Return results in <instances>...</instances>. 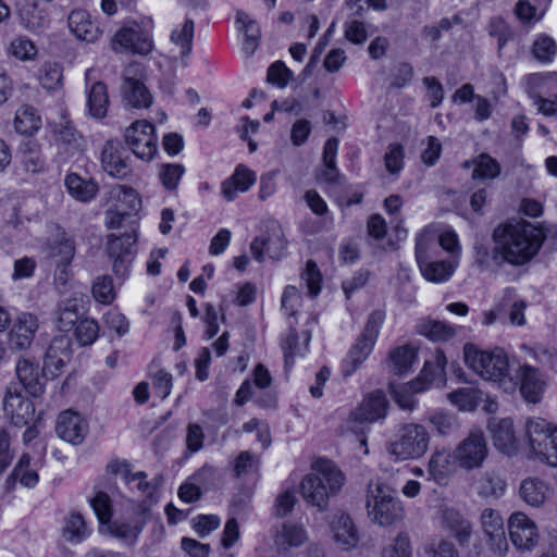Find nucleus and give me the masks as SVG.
<instances>
[{"label": "nucleus", "instance_id": "e433bc0d", "mask_svg": "<svg viewBox=\"0 0 557 557\" xmlns=\"http://www.w3.org/2000/svg\"><path fill=\"white\" fill-rule=\"evenodd\" d=\"M78 304L79 299L75 296L69 297L59 302L57 310V326L61 332H70L79 322Z\"/></svg>", "mask_w": 557, "mask_h": 557}, {"label": "nucleus", "instance_id": "20e7f679", "mask_svg": "<svg viewBox=\"0 0 557 557\" xmlns=\"http://www.w3.org/2000/svg\"><path fill=\"white\" fill-rule=\"evenodd\" d=\"M430 434L418 423L403 424L386 445L387 453L396 461L421 458L429 449Z\"/></svg>", "mask_w": 557, "mask_h": 557}, {"label": "nucleus", "instance_id": "a19ab883", "mask_svg": "<svg viewBox=\"0 0 557 557\" xmlns=\"http://www.w3.org/2000/svg\"><path fill=\"white\" fill-rule=\"evenodd\" d=\"M14 126L20 134L32 136L41 127V117L34 107L24 104L16 111Z\"/></svg>", "mask_w": 557, "mask_h": 557}, {"label": "nucleus", "instance_id": "f257e3e1", "mask_svg": "<svg viewBox=\"0 0 557 557\" xmlns=\"http://www.w3.org/2000/svg\"><path fill=\"white\" fill-rule=\"evenodd\" d=\"M492 237L494 243H498L505 264L523 267L539 253L546 233L542 225L520 220L499 224Z\"/></svg>", "mask_w": 557, "mask_h": 557}, {"label": "nucleus", "instance_id": "bf43d9fd", "mask_svg": "<svg viewBox=\"0 0 557 557\" xmlns=\"http://www.w3.org/2000/svg\"><path fill=\"white\" fill-rule=\"evenodd\" d=\"M410 537L407 533L400 532L392 545L383 548L381 557H411Z\"/></svg>", "mask_w": 557, "mask_h": 557}, {"label": "nucleus", "instance_id": "9b49d317", "mask_svg": "<svg viewBox=\"0 0 557 557\" xmlns=\"http://www.w3.org/2000/svg\"><path fill=\"white\" fill-rule=\"evenodd\" d=\"M432 243L425 235H420L416 242V259L423 277L433 283L447 281L454 273L456 264L451 261H431L429 250Z\"/></svg>", "mask_w": 557, "mask_h": 557}, {"label": "nucleus", "instance_id": "c03bdc74", "mask_svg": "<svg viewBox=\"0 0 557 557\" xmlns=\"http://www.w3.org/2000/svg\"><path fill=\"white\" fill-rule=\"evenodd\" d=\"M65 185L69 193L77 200L87 202L92 199L98 186L92 181H85L75 173L69 174L65 178Z\"/></svg>", "mask_w": 557, "mask_h": 557}, {"label": "nucleus", "instance_id": "dca6fc26", "mask_svg": "<svg viewBox=\"0 0 557 557\" xmlns=\"http://www.w3.org/2000/svg\"><path fill=\"white\" fill-rule=\"evenodd\" d=\"M137 240L135 228L125 232L121 236L111 234L108 236L107 251L113 260V271L116 275L123 276L127 273L131 264V249Z\"/></svg>", "mask_w": 557, "mask_h": 557}, {"label": "nucleus", "instance_id": "f8f14e48", "mask_svg": "<svg viewBox=\"0 0 557 557\" xmlns=\"http://www.w3.org/2000/svg\"><path fill=\"white\" fill-rule=\"evenodd\" d=\"M125 144L141 160H150L157 152L154 126L148 121H136L126 128Z\"/></svg>", "mask_w": 557, "mask_h": 557}, {"label": "nucleus", "instance_id": "09e8293b", "mask_svg": "<svg viewBox=\"0 0 557 557\" xmlns=\"http://www.w3.org/2000/svg\"><path fill=\"white\" fill-rule=\"evenodd\" d=\"M473 178L493 180L500 173V165L496 159L487 153H481L474 160Z\"/></svg>", "mask_w": 557, "mask_h": 557}, {"label": "nucleus", "instance_id": "a878e982", "mask_svg": "<svg viewBox=\"0 0 557 557\" xmlns=\"http://www.w3.org/2000/svg\"><path fill=\"white\" fill-rule=\"evenodd\" d=\"M67 25L76 38L83 41L95 42L101 35L99 26L85 10H73L67 17Z\"/></svg>", "mask_w": 557, "mask_h": 557}, {"label": "nucleus", "instance_id": "7c9ffc66", "mask_svg": "<svg viewBox=\"0 0 557 557\" xmlns=\"http://www.w3.org/2000/svg\"><path fill=\"white\" fill-rule=\"evenodd\" d=\"M494 446L504 454L510 455L516 449V435L510 419H503L490 425Z\"/></svg>", "mask_w": 557, "mask_h": 557}, {"label": "nucleus", "instance_id": "b1692460", "mask_svg": "<svg viewBox=\"0 0 557 557\" xmlns=\"http://www.w3.org/2000/svg\"><path fill=\"white\" fill-rule=\"evenodd\" d=\"M15 372L21 385L29 395L38 397L44 393L45 381L38 363L27 358H20Z\"/></svg>", "mask_w": 557, "mask_h": 557}, {"label": "nucleus", "instance_id": "6e6552de", "mask_svg": "<svg viewBox=\"0 0 557 557\" xmlns=\"http://www.w3.org/2000/svg\"><path fill=\"white\" fill-rule=\"evenodd\" d=\"M525 434L531 451L552 467H557V428L542 418L529 419Z\"/></svg>", "mask_w": 557, "mask_h": 557}, {"label": "nucleus", "instance_id": "ddd939ff", "mask_svg": "<svg viewBox=\"0 0 557 557\" xmlns=\"http://www.w3.org/2000/svg\"><path fill=\"white\" fill-rule=\"evenodd\" d=\"M387 399L382 391L370 393L361 404L354 409L347 420V425L355 431L356 424L373 423L386 417Z\"/></svg>", "mask_w": 557, "mask_h": 557}, {"label": "nucleus", "instance_id": "4be33fe9", "mask_svg": "<svg viewBox=\"0 0 557 557\" xmlns=\"http://www.w3.org/2000/svg\"><path fill=\"white\" fill-rule=\"evenodd\" d=\"M522 397L529 403H539L546 387V381L537 368L520 366L516 373Z\"/></svg>", "mask_w": 557, "mask_h": 557}, {"label": "nucleus", "instance_id": "49530a36", "mask_svg": "<svg viewBox=\"0 0 557 557\" xmlns=\"http://www.w3.org/2000/svg\"><path fill=\"white\" fill-rule=\"evenodd\" d=\"M195 24L191 18H186L185 22L172 30L171 41L181 48L183 57L188 55L193 49Z\"/></svg>", "mask_w": 557, "mask_h": 557}, {"label": "nucleus", "instance_id": "1a4fd4ad", "mask_svg": "<svg viewBox=\"0 0 557 557\" xmlns=\"http://www.w3.org/2000/svg\"><path fill=\"white\" fill-rule=\"evenodd\" d=\"M287 240L281 224L270 220L264 225V234L256 237L250 244L253 259L260 263L264 261V251L271 259L278 260L285 256Z\"/></svg>", "mask_w": 557, "mask_h": 557}, {"label": "nucleus", "instance_id": "4468645a", "mask_svg": "<svg viewBox=\"0 0 557 557\" xmlns=\"http://www.w3.org/2000/svg\"><path fill=\"white\" fill-rule=\"evenodd\" d=\"M115 52H132L146 55L153 48L150 37L137 24L122 27L111 39Z\"/></svg>", "mask_w": 557, "mask_h": 557}, {"label": "nucleus", "instance_id": "c85d7f7f", "mask_svg": "<svg viewBox=\"0 0 557 557\" xmlns=\"http://www.w3.org/2000/svg\"><path fill=\"white\" fill-rule=\"evenodd\" d=\"M256 182V175L244 165H238L234 174L222 183V196L232 201L238 193L247 191Z\"/></svg>", "mask_w": 557, "mask_h": 557}, {"label": "nucleus", "instance_id": "393cba45", "mask_svg": "<svg viewBox=\"0 0 557 557\" xmlns=\"http://www.w3.org/2000/svg\"><path fill=\"white\" fill-rule=\"evenodd\" d=\"M333 537L343 550H350L359 543V532L352 519L346 513H338L331 522Z\"/></svg>", "mask_w": 557, "mask_h": 557}, {"label": "nucleus", "instance_id": "052dcab7", "mask_svg": "<svg viewBox=\"0 0 557 557\" xmlns=\"http://www.w3.org/2000/svg\"><path fill=\"white\" fill-rule=\"evenodd\" d=\"M185 169L182 164L177 163H169L163 164L161 166V171L159 174L160 181L162 185L168 190H175L177 188L178 182L181 181Z\"/></svg>", "mask_w": 557, "mask_h": 557}, {"label": "nucleus", "instance_id": "a18cd8bd", "mask_svg": "<svg viewBox=\"0 0 557 557\" xmlns=\"http://www.w3.org/2000/svg\"><path fill=\"white\" fill-rule=\"evenodd\" d=\"M548 487L546 484L539 480L529 478L522 481L520 485V497L531 506H540L544 503Z\"/></svg>", "mask_w": 557, "mask_h": 557}, {"label": "nucleus", "instance_id": "0e129e2a", "mask_svg": "<svg viewBox=\"0 0 557 557\" xmlns=\"http://www.w3.org/2000/svg\"><path fill=\"white\" fill-rule=\"evenodd\" d=\"M293 76V72L282 61H276L268 70V82L284 88L287 86L289 79Z\"/></svg>", "mask_w": 557, "mask_h": 557}, {"label": "nucleus", "instance_id": "6ab92c4d", "mask_svg": "<svg viewBox=\"0 0 557 557\" xmlns=\"http://www.w3.org/2000/svg\"><path fill=\"white\" fill-rule=\"evenodd\" d=\"M508 528L511 542L518 549L530 550L536 545L537 528L523 512L512 513Z\"/></svg>", "mask_w": 557, "mask_h": 557}, {"label": "nucleus", "instance_id": "2eb2a0df", "mask_svg": "<svg viewBox=\"0 0 557 557\" xmlns=\"http://www.w3.org/2000/svg\"><path fill=\"white\" fill-rule=\"evenodd\" d=\"M39 329L38 319L29 312H21L8 333V347L11 351L27 350Z\"/></svg>", "mask_w": 557, "mask_h": 557}, {"label": "nucleus", "instance_id": "f704fd0d", "mask_svg": "<svg viewBox=\"0 0 557 557\" xmlns=\"http://www.w3.org/2000/svg\"><path fill=\"white\" fill-rule=\"evenodd\" d=\"M310 339L311 334L309 331H304L299 335L296 330H289L288 334L282 342L286 367H292L294 364V358L296 356H302L306 352Z\"/></svg>", "mask_w": 557, "mask_h": 557}, {"label": "nucleus", "instance_id": "338daca9", "mask_svg": "<svg viewBox=\"0 0 557 557\" xmlns=\"http://www.w3.org/2000/svg\"><path fill=\"white\" fill-rule=\"evenodd\" d=\"M385 168L391 174L400 172L404 165V149L399 144H391L384 157Z\"/></svg>", "mask_w": 557, "mask_h": 557}, {"label": "nucleus", "instance_id": "a211bd4d", "mask_svg": "<svg viewBox=\"0 0 557 557\" xmlns=\"http://www.w3.org/2000/svg\"><path fill=\"white\" fill-rule=\"evenodd\" d=\"M481 523L491 552L504 557L508 550V542L504 529V520L498 511L486 508L482 511Z\"/></svg>", "mask_w": 557, "mask_h": 557}, {"label": "nucleus", "instance_id": "6e6d98bb", "mask_svg": "<svg viewBox=\"0 0 557 557\" xmlns=\"http://www.w3.org/2000/svg\"><path fill=\"white\" fill-rule=\"evenodd\" d=\"M98 335L99 326L94 319H82L75 327L76 339L82 346L91 345L97 339Z\"/></svg>", "mask_w": 557, "mask_h": 557}, {"label": "nucleus", "instance_id": "9d476101", "mask_svg": "<svg viewBox=\"0 0 557 557\" xmlns=\"http://www.w3.org/2000/svg\"><path fill=\"white\" fill-rule=\"evenodd\" d=\"M488 456V446L484 433L475 430L462 440L454 450L456 463L465 470L471 471L482 468Z\"/></svg>", "mask_w": 557, "mask_h": 557}, {"label": "nucleus", "instance_id": "473e14b6", "mask_svg": "<svg viewBox=\"0 0 557 557\" xmlns=\"http://www.w3.org/2000/svg\"><path fill=\"white\" fill-rule=\"evenodd\" d=\"M236 23L238 24V29L245 34L243 51L247 55H251L260 44L261 30L259 24L244 11H237Z\"/></svg>", "mask_w": 557, "mask_h": 557}, {"label": "nucleus", "instance_id": "5701e85b", "mask_svg": "<svg viewBox=\"0 0 557 557\" xmlns=\"http://www.w3.org/2000/svg\"><path fill=\"white\" fill-rule=\"evenodd\" d=\"M55 432L62 440L78 445L85 440L88 424L79 413L65 410L58 417Z\"/></svg>", "mask_w": 557, "mask_h": 557}, {"label": "nucleus", "instance_id": "f03ea898", "mask_svg": "<svg viewBox=\"0 0 557 557\" xmlns=\"http://www.w3.org/2000/svg\"><path fill=\"white\" fill-rule=\"evenodd\" d=\"M314 472L304 478L301 494L313 506L324 509L329 497L339 491L344 483V475L335 463L327 459H320L314 463Z\"/></svg>", "mask_w": 557, "mask_h": 557}, {"label": "nucleus", "instance_id": "680f3d73", "mask_svg": "<svg viewBox=\"0 0 557 557\" xmlns=\"http://www.w3.org/2000/svg\"><path fill=\"white\" fill-rule=\"evenodd\" d=\"M92 295L101 304H111L115 298L112 278L108 275L98 277L92 285Z\"/></svg>", "mask_w": 557, "mask_h": 557}, {"label": "nucleus", "instance_id": "58836bf2", "mask_svg": "<svg viewBox=\"0 0 557 557\" xmlns=\"http://www.w3.org/2000/svg\"><path fill=\"white\" fill-rule=\"evenodd\" d=\"M506 490L505 481L495 472H484L475 482V491L485 499H498Z\"/></svg>", "mask_w": 557, "mask_h": 557}, {"label": "nucleus", "instance_id": "de8ad7c7", "mask_svg": "<svg viewBox=\"0 0 557 557\" xmlns=\"http://www.w3.org/2000/svg\"><path fill=\"white\" fill-rule=\"evenodd\" d=\"M428 421L441 436L451 435L459 429L458 418L451 412L437 411L431 414Z\"/></svg>", "mask_w": 557, "mask_h": 557}, {"label": "nucleus", "instance_id": "ea45409f", "mask_svg": "<svg viewBox=\"0 0 557 557\" xmlns=\"http://www.w3.org/2000/svg\"><path fill=\"white\" fill-rule=\"evenodd\" d=\"M87 104L89 113L95 119H103L107 115L109 95L103 82H96L88 90Z\"/></svg>", "mask_w": 557, "mask_h": 557}, {"label": "nucleus", "instance_id": "4d7b16f0", "mask_svg": "<svg viewBox=\"0 0 557 557\" xmlns=\"http://www.w3.org/2000/svg\"><path fill=\"white\" fill-rule=\"evenodd\" d=\"M557 51L556 42L547 35L539 36L532 46L534 58L541 62H549Z\"/></svg>", "mask_w": 557, "mask_h": 557}, {"label": "nucleus", "instance_id": "c9c22d12", "mask_svg": "<svg viewBox=\"0 0 557 557\" xmlns=\"http://www.w3.org/2000/svg\"><path fill=\"white\" fill-rule=\"evenodd\" d=\"M443 523L446 529L454 533L460 545L469 541L472 534V525L460 512L455 509H445Z\"/></svg>", "mask_w": 557, "mask_h": 557}, {"label": "nucleus", "instance_id": "37998d69", "mask_svg": "<svg viewBox=\"0 0 557 557\" xmlns=\"http://www.w3.org/2000/svg\"><path fill=\"white\" fill-rule=\"evenodd\" d=\"M417 332L432 341H447L455 336L453 326L436 320L422 319L417 324Z\"/></svg>", "mask_w": 557, "mask_h": 557}, {"label": "nucleus", "instance_id": "79ce46f5", "mask_svg": "<svg viewBox=\"0 0 557 557\" xmlns=\"http://www.w3.org/2000/svg\"><path fill=\"white\" fill-rule=\"evenodd\" d=\"M23 168L30 173H38L45 166L40 145L35 140H26L20 148Z\"/></svg>", "mask_w": 557, "mask_h": 557}, {"label": "nucleus", "instance_id": "423d86ee", "mask_svg": "<svg viewBox=\"0 0 557 557\" xmlns=\"http://www.w3.org/2000/svg\"><path fill=\"white\" fill-rule=\"evenodd\" d=\"M447 358L441 350H436L433 361H425L421 375L407 384L400 385L393 389V398L404 410H413L417 405L414 395L422 393L437 377L442 376L445 371Z\"/></svg>", "mask_w": 557, "mask_h": 557}, {"label": "nucleus", "instance_id": "13d9d810", "mask_svg": "<svg viewBox=\"0 0 557 557\" xmlns=\"http://www.w3.org/2000/svg\"><path fill=\"white\" fill-rule=\"evenodd\" d=\"M416 358V351L412 347L403 346L396 348L389 356L391 362L396 373L408 371Z\"/></svg>", "mask_w": 557, "mask_h": 557}, {"label": "nucleus", "instance_id": "0eeeda50", "mask_svg": "<svg viewBox=\"0 0 557 557\" xmlns=\"http://www.w3.org/2000/svg\"><path fill=\"white\" fill-rule=\"evenodd\" d=\"M384 319L385 313L382 310H374L369 315L362 333L343 360L342 372L344 376L347 377L354 374L370 356Z\"/></svg>", "mask_w": 557, "mask_h": 557}, {"label": "nucleus", "instance_id": "39448f33", "mask_svg": "<svg viewBox=\"0 0 557 557\" xmlns=\"http://www.w3.org/2000/svg\"><path fill=\"white\" fill-rule=\"evenodd\" d=\"M466 364L486 381L502 383L508 375V358L503 349L481 350L473 344L463 347Z\"/></svg>", "mask_w": 557, "mask_h": 557}, {"label": "nucleus", "instance_id": "603ef678", "mask_svg": "<svg viewBox=\"0 0 557 557\" xmlns=\"http://www.w3.org/2000/svg\"><path fill=\"white\" fill-rule=\"evenodd\" d=\"M143 528V524L114 521L109 525V531L113 536L122 540L125 544L134 545L141 533Z\"/></svg>", "mask_w": 557, "mask_h": 557}, {"label": "nucleus", "instance_id": "2f4dec72", "mask_svg": "<svg viewBox=\"0 0 557 557\" xmlns=\"http://www.w3.org/2000/svg\"><path fill=\"white\" fill-rule=\"evenodd\" d=\"M124 99L133 108H149L152 103V95L138 79L125 76L123 84Z\"/></svg>", "mask_w": 557, "mask_h": 557}, {"label": "nucleus", "instance_id": "864d4df0", "mask_svg": "<svg viewBox=\"0 0 557 557\" xmlns=\"http://www.w3.org/2000/svg\"><path fill=\"white\" fill-rule=\"evenodd\" d=\"M487 33L497 39L498 52L512 39L513 33L508 23L500 16L492 17L487 25Z\"/></svg>", "mask_w": 557, "mask_h": 557}, {"label": "nucleus", "instance_id": "72a5a7b5", "mask_svg": "<svg viewBox=\"0 0 557 557\" xmlns=\"http://www.w3.org/2000/svg\"><path fill=\"white\" fill-rule=\"evenodd\" d=\"M74 244L64 234L59 235L49 247L50 256L55 259V265L60 271L59 280H62V275H66L67 265L71 263L74 257Z\"/></svg>", "mask_w": 557, "mask_h": 557}, {"label": "nucleus", "instance_id": "f3484780", "mask_svg": "<svg viewBox=\"0 0 557 557\" xmlns=\"http://www.w3.org/2000/svg\"><path fill=\"white\" fill-rule=\"evenodd\" d=\"M3 411L16 426L28 425L35 417L33 401L22 395L16 386H9L3 399Z\"/></svg>", "mask_w": 557, "mask_h": 557}, {"label": "nucleus", "instance_id": "4c0bfd02", "mask_svg": "<svg viewBox=\"0 0 557 557\" xmlns=\"http://www.w3.org/2000/svg\"><path fill=\"white\" fill-rule=\"evenodd\" d=\"M474 259L478 267L484 270H497L505 265L504 256L498 248V243H494L492 248L483 243H475Z\"/></svg>", "mask_w": 557, "mask_h": 557}, {"label": "nucleus", "instance_id": "69168bd1", "mask_svg": "<svg viewBox=\"0 0 557 557\" xmlns=\"http://www.w3.org/2000/svg\"><path fill=\"white\" fill-rule=\"evenodd\" d=\"M21 18L24 25L33 32L44 28L48 23L47 17L38 12L35 5H25L21 11Z\"/></svg>", "mask_w": 557, "mask_h": 557}, {"label": "nucleus", "instance_id": "bb28decb", "mask_svg": "<svg viewBox=\"0 0 557 557\" xmlns=\"http://www.w3.org/2000/svg\"><path fill=\"white\" fill-rule=\"evenodd\" d=\"M456 461L454 453L448 450H435L428 463V474L431 480L440 485H445L449 476L455 472Z\"/></svg>", "mask_w": 557, "mask_h": 557}, {"label": "nucleus", "instance_id": "7ed1b4c3", "mask_svg": "<svg viewBox=\"0 0 557 557\" xmlns=\"http://www.w3.org/2000/svg\"><path fill=\"white\" fill-rule=\"evenodd\" d=\"M366 506L371 520L381 525H392L405 517L401 502L395 491L381 480L368 483Z\"/></svg>", "mask_w": 557, "mask_h": 557}, {"label": "nucleus", "instance_id": "774afa93", "mask_svg": "<svg viewBox=\"0 0 557 557\" xmlns=\"http://www.w3.org/2000/svg\"><path fill=\"white\" fill-rule=\"evenodd\" d=\"M423 557H459V553L451 542L441 540L426 545Z\"/></svg>", "mask_w": 557, "mask_h": 557}, {"label": "nucleus", "instance_id": "412c9836", "mask_svg": "<svg viewBox=\"0 0 557 557\" xmlns=\"http://www.w3.org/2000/svg\"><path fill=\"white\" fill-rule=\"evenodd\" d=\"M103 170L116 178H125L131 172L128 156L117 140H108L101 152Z\"/></svg>", "mask_w": 557, "mask_h": 557}, {"label": "nucleus", "instance_id": "8fccbe9b", "mask_svg": "<svg viewBox=\"0 0 557 557\" xmlns=\"http://www.w3.org/2000/svg\"><path fill=\"white\" fill-rule=\"evenodd\" d=\"M447 398L460 410L472 411L476 408L481 397L479 391L465 387L449 393Z\"/></svg>", "mask_w": 557, "mask_h": 557}, {"label": "nucleus", "instance_id": "e2e57ef3", "mask_svg": "<svg viewBox=\"0 0 557 557\" xmlns=\"http://www.w3.org/2000/svg\"><path fill=\"white\" fill-rule=\"evenodd\" d=\"M90 505L100 523H108L111 520V500L104 492H98L91 499Z\"/></svg>", "mask_w": 557, "mask_h": 557}, {"label": "nucleus", "instance_id": "cd10ccee", "mask_svg": "<svg viewBox=\"0 0 557 557\" xmlns=\"http://www.w3.org/2000/svg\"><path fill=\"white\" fill-rule=\"evenodd\" d=\"M525 91L531 99L557 98V73L532 74L527 77Z\"/></svg>", "mask_w": 557, "mask_h": 557}, {"label": "nucleus", "instance_id": "3c124183", "mask_svg": "<svg viewBox=\"0 0 557 557\" xmlns=\"http://www.w3.org/2000/svg\"><path fill=\"white\" fill-rule=\"evenodd\" d=\"M306 539V531L301 525L286 522L283 524L282 531L277 536V544L280 546L296 547L301 545Z\"/></svg>", "mask_w": 557, "mask_h": 557}, {"label": "nucleus", "instance_id": "aec40b11", "mask_svg": "<svg viewBox=\"0 0 557 557\" xmlns=\"http://www.w3.org/2000/svg\"><path fill=\"white\" fill-rule=\"evenodd\" d=\"M72 356L71 338L66 334L55 336L45 355L44 369L51 376H58Z\"/></svg>", "mask_w": 557, "mask_h": 557}, {"label": "nucleus", "instance_id": "5fc2aeb1", "mask_svg": "<svg viewBox=\"0 0 557 557\" xmlns=\"http://www.w3.org/2000/svg\"><path fill=\"white\" fill-rule=\"evenodd\" d=\"M88 535V530L83 516L71 515L65 521L63 536L70 542H81Z\"/></svg>", "mask_w": 557, "mask_h": 557}, {"label": "nucleus", "instance_id": "c756f323", "mask_svg": "<svg viewBox=\"0 0 557 557\" xmlns=\"http://www.w3.org/2000/svg\"><path fill=\"white\" fill-rule=\"evenodd\" d=\"M338 149V139L331 137L326 140L323 148V169L318 174V180L329 185H336L339 182L341 174L336 168V154Z\"/></svg>", "mask_w": 557, "mask_h": 557}]
</instances>
